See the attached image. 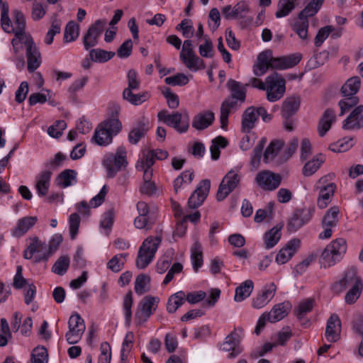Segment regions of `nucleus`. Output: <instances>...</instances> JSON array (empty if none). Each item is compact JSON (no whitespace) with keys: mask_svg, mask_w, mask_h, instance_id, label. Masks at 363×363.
Here are the masks:
<instances>
[{"mask_svg":"<svg viewBox=\"0 0 363 363\" xmlns=\"http://www.w3.org/2000/svg\"><path fill=\"white\" fill-rule=\"evenodd\" d=\"M9 12L8 4H3L1 11V24L5 32L15 35L11 40V44L13 52L16 54L21 49V43L32 38V37L26 32V19L23 13L18 10L13 11V21H11L9 16Z\"/></svg>","mask_w":363,"mask_h":363,"instance_id":"obj_1","label":"nucleus"},{"mask_svg":"<svg viewBox=\"0 0 363 363\" xmlns=\"http://www.w3.org/2000/svg\"><path fill=\"white\" fill-rule=\"evenodd\" d=\"M177 30L182 31L186 38H191L194 35V28L189 19H184L177 26ZM180 60L191 72L203 69L206 65L202 59L198 57L194 50L192 41L187 39L184 41L179 54Z\"/></svg>","mask_w":363,"mask_h":363,"instance_id":"obj_2","label":"nucleus"},{"mask_svg":"<svg viewBox=\"0 0 363 363\" xmlns=\"http://www.w3.org/2000/svg\"><path fill=\"white\" fill-rule=\"evenodd\" d=\"M324 0H312L298 14V20L292 25L291 28L304 44L309 41L308 21V17L315 15L323 4Z\"/></svg>","mask_w":363,"mask_h":363,"instance_id":"obj_3","label":"nucleus"},{"mask_svg":"<svg viewBox=\"0 0 363 363\" xmlns=\"http://www.w3.org/2000/svg\"><path fill=\"white\" fill-rule=\"evenodd\" d=\"M121 129L122 124L118 118H108L97 126L93 140L99 145H108L112 142L113 136L117 135Z\"/></svg>","mask_w":363,"mask_h":363,"instance_id":"obj_4","label":"nucleus"},{"mask_svg":"<svg viewBox=\"0 0 363 363\" xmlns=\"http://www.w3.org/2000/svg\"><path fill=\"white\" fill-rule=\"evenodd\" d=\"M347 251V242L343 238H337L329 243L323 251L320 262L325 268L339 262Z\"/></svg>","mask_w":363,"mask_h":363,"instance_id":"obj_5","label":"nucleus"},{"mask_svg":"<svg viewBox=\"0 0 363 363\" xmlns=\"http://www.w3.org/2000/svg\"><path fill=\"white\" fill-rule=\"evenodd\" d=\"M161 241L160 236H150L143 241L135 260V265L138 269H145L151 263Z\"/></svg>","mask_w":363,"mask_h":363,"instance_id":"obj_6","label":"nucleus"},{"mask_svg":"<svg viewBox=\"0 0 363 363\" xmlns=\"http://www.w3.org/2000/svg\"><path fill=\"white\" fill-rule=\"evenodd\" d=\"M102 164L106 170L107 177H114L118 172L125 169L128 164L125 148L120 146L115 153L106 154L102 160Z\"/></svg>","mask_w":363,"mask_h":363,"instance_id":"obj_7","label":"nucleus"},{"mask_svg":"<svg viewBox=\"0 0 363 363\" xmlns=\"http://www.w3.org/2000/svg\"><path fill=\"white\" fill-rule=\"evenodd\" d=\"M267 99L274 102L281 99L286 91V80L284 77L274 72L266 77L265 90Z\"/></svg>","mask_w":363,"mask_h":363,"instance_id":"obj_8","label":"nucleus"},{"mask_svg":"<svg viewBox=\"0 0 363 363\" xmlns=\"http://www.w3.org/2000/svg\"><path fill=\"white\" fill-rule=\"evenodd\" d=\"M157 118L180 133H186L189 128V116L187 113L184 116L178 111L169 114L167 111L163 110L158 113Z\"/></svg>","mask_w":363,"mask_h":363,"instance_id":"obj_9","label":"nucleus"},{"mask_svg":"<svg viewBox=\"0 0 363 363\" xmlns=\"http://www.w3.org/2000/svg\"><path fill=\"white\" fill-rule=\"evenodd\" d=\"M255 183L257 186L264 191H272L281 184V176L270 170H262L255 177Z\"/></svg>","mask_w":363,"mask_h":363,"instance_id":"obj_10","label":"nucleus"},{"mask_svg":"<svg viewBox=\"0 0 363 363\" xmlns=\"http://www.w3.org/2000/svg\"><path fill=\"white\" fill-rule=\"evenodd\" d=\"M241 173L238 169L230 170L223 178L217 191V200H224L239 184Z\"/></svg>","mask_w":363,"mask_h":363,"instance_id":"obj_11","label":"nucleus"},{"mask_svg":"<svg viewBox=\"0 0 363 363\" xmlns=\"http://www.w3.org/2000/svg\"><path fill=\"white\" fill-rule=\"evenodd\" d=\"M314 212L315 208L312 206L295 210L289 219L287 223L288 230L291 233L297 231L311 220Z\"/></svg>","mask_w":363,"mask_h":363,"instance_id":"obj_12","label":"nucleus"},{"mask_svg":"<svg viewBox=\"0 0 363 363\" xmlns=\"http://www.w3.org/2000/svg\"><path fill=\"white\" fill-rule=\"evenodd\" d=\"M69 330L65 334V338L70 345L77 343L81 339L85 331L84 320L79 313H73L68 320Z\"/></svg>","mask_w":363,"mask_h":363,"instance_id":"obj_13","label":"nucleus"},{"mask_svg":"<svg viewBox=\"0 0 363 363\" xmlns=\"http://www.w3.org/2000/svg\"><path fill=\"white\" fill-rule=\"evenodd\" d=\"M160 299L157 297L145 296L138 303L135 318L139 323L145 322L157 309Z\"/></svg>","mask_w":363,"mask_h":363,"instance_id":"obj_14","label":"nucleus"},{"mask_svg":"<svg viewBox=\"0 0 363 363\" xmlns=\"http://www.w3.org/2000/svg\"><path fill=\"white\" fill-rule=\"evenodd\" d=\"M106 25V20H96L91 25L83 36V44L86 50L96 46Z\"/></svg>","mask_w":363,"mask_h":363,"instance_id":"obj_15","label":"nucleus"},{"mask_svg":"<svg viewBox=\"0 0 363 363\" xmlns=\"http://www.w3.org/2000/svg\"><path fill=\"white\" fill-rule=\"evenodd\" d=\"M26 47V52L27 57V68L30 72L37 69L41 64L40 53L37 48L33 38L28 39L23 43Z\"/></svg>","mask_w":363,"mask_h":363,"instance_id":"obj_16","label":"nucleus"},{"mask_svg":"<svg viewBox=\"0 0 363 363\" xmlns=\"http://www.w3.org/2000/svg\"><path fill=\"white\" fill-rule=\"evenodd\" d=\"M210 187V180H202L189 197L188 201L189 207L190 208H196L200 206L206 199L209 193Z\"/></svg>","mask_w":363,"mask_h":363,"instance_id":"obj_17","label":"nucleus"},{"mask_svg":"<svg viewBox=\"0 0 363 363\" xmlns=\"http://www.w3.org/2000/svg\"><path fill=\"white\" fill-rule=\"evenodd\" d=\"M240 337L236 330L232 331L225 339L220 346V349L225 352H229V359H234L242 352V348L240 346Z\"/></svg>","mask_w":363,"mask_h":363,"instance_id":"obj_18","label":"nucleus"},{"mask_svg":"<svg viewBox=\"0 0 363 363\" xmlns=\"http://www.w3.org/2000/svg\"><path fill=\"white\" fill-rule=\"evenodd\" d=\"M301 59L302 55L299 52L279 57H274L272 52L270 59L271 68L280 70L289 69L298 65Z\"/></svg>","mask_w":363,"mask_h":363,"instance_id":"obj_19","label":"nucleus"},{"mask_svg":"<svg viewBox=\"0 0 363 363\" xmlns=\"http://www.w3.org/2000/svg\"><path fill=\"white\" fill-rule=\"evenodd\" d=\"M363 128V105L355 107L343 121L342 128L347 130H357Z\"/></svg>","mask_w":363,"mask_h":363,"instance_id":"obj_20","label":"nucleus"},{"mask_svg":"<svg viewBox=\"0 0 363 363\" xmlns=\"http://www.w3.org/2000/svg\"><path fill=\"white\" fill-rule=\"evenodd\" d=\"M341 321L336 314H332L327 322L325 337L328 342H335L340 338Z\"/></svg>","mask_w":363,"mask_h":363,"instance_id":"obj_21","label":"nucleus"},{"mask_svg":"<svg viewBox=\"0 0 363 363\" xmlns=\"http://www.w3.org/2000/svg\"><path fill=\"white\" fill-rule=\"evenodd\" d=\"M301 241L299 239H293L281 248L276 257V262L279 264L286 263L299 248Z\"/></svg>","mask_w":363,"mask_h":363,"instance_id":"obj_22","label":"nucleus"},{"mask_svg":"<svg viewBox=\"0 0 363 363\" xmlns=\"http://www.w3.org/2000/svg\"><path fill=\"white\" fill-rule=\"evenodd\" d=\"M107 192V186L104 185L99 193L91 199L89 204L86 201H82L76 205L77 210L81 214L89 215L90 207L96 208L99 206L104 202Z\"/></svg>","mask_w":363,"mask_h":363,"instance_id":"obj_23","label":"nucleus"},{"mask_svg":"<svg viewBox=\"0 0 363 363\" xmlns=\"http://www.w3.org/2000/svg\"><path fill=\"white\" fill-rule=\"evenodd\" d=\"M277 287L274 283L267 284L261 293L258 294L252 301L255 308H262L265 306L275 294Z\"/></svg>","mask_w":363,"mask_h":363,"instance_id":"obj_24","label":"nucleus"},{"mask_svg":"<svg viewBox=\"0 0 363 363\" xmlns=\"http://www.w3.org/2000/svg\"><path fill=\"white\" fill-rule=\"evenodd\" d=\"M52 172L45 170L38 174L35 177V189L40 197H45L49 191Z\"/></svg>","mask_w":363,"mask_h":363,"instance_id":"obj_25","label":"nucleus"},{"mask_svg":"<svg viewBox=\"0 0 363 363\" xmlns=\"http://www.w3.org/2000/svg\"><path fill=\"white\" fill-rule=\"evenodd\" d=\"M249 6L245 1L238 3L234 7L230 5L225 6L222 9V13L225 18H242L249 12Z\"/></svg>","mask_w":363,"mask_h":363,"instance_id":"obj_26","label":"nucleus"},{"mask_svg":"<svg viewBox=\"0 0 363 363\" xmlns=\"http://www.w3.org/2000/svg\"><path fill=\"white\" fill-rule=\"evenodd\" d=\"M215 116L211 111H201L194 116L192 120V127L197 130L208 128L214 121Z\"/></svg>","mask_w":363,"mask_h":363,"instance_id":"obj_27","label":"nucleus"},{"mask_svg":"<svg viewBox=\"0 0 363 363\" xmlns=\"http://www.w3.org/2000/svg\"><path fill=\"white\" fill-rule=\"evenodd\" d=\"M272 50H266L260 52L257 57V62L253 67V72L255 75L259 77L264 74L269 68L271 67Z\"/></svg>","mask_w":363,"mask_h":363,"instance_id":"obj_28","label":"nucleus"},{"mask_svg":"<svg viewBox=\"0 0 363 363\" xmlns=\"http://www.w3.org/2000/svg\"><path fill=\"white\" fill-rule=\"evenodd\" d=\"M336 121V114L335 111L328 108L326 109L318 123V132L320 137H323L326 133L330 129L331 125Z\"/></svg>","mask_w":363,"mask_h":363,"instance_id":"obj_29","label":"nucleus"},{"mask_svg":"<svg viewBox=\"0 0 363 363\" xmlns=\"http://www.w3.org/2000/svg\"><path fill=\"white\" fill-rule=\"evenodd\" d=\"M357 275L355 269H349L345 272V276L340 280L335 281L331 286L333 291L337 294H339L344 291L347 286L353 284L354 279H355Z\"/></svg>","mask_w":363,"mask_h":363,"instance_id":"obj_30","label":"nucleus"},{"mask_svg":"<svg viewBox=\"0 0 363 363\" xmlns=\"http://www.w3.org/2000/svg\"><path fill=\"white\" fill-rule=\"evenodd\" d=\"M38 218L36 216H26L18 220L16 226L13 230V235L16 237H21L33 228Z\"/></svg>","mask_w":363,"mask_h":363,"instance_id":"obj_31","label":"nucleus"},{"mask_svg":"<svg viewBox=\"0 0 363 363\" xmlns=\"http://www.w3.org/2000/svg\"><path fill=\"white\" fill-rule=\"evenodd\" d=\"M300 106V99L298 97L291 96L286 98L282 103L281 115L285 119H289L294 115Z\"/></svg>","mask_w":363,"mask_h":363,"instance_id":"obj_32","label":"nucleus"},{"mask_svg":"<svg viewBox=\"0 0 363 363\" xmlns=\"http://www.w3.org/2000/svg\"><path fill=\"white\" fill-rule=\"evenodd\" d=\"M257 119L256 108L253 106L247 108L242 114V131L245 133H249L255 126V123Z\"/></svg>","mask_w":363,"mask_h":363,"instance_id":"obj_33","label":"nucleus"},{"mask_svg":"<svg viewBox=\"0 0 363 363\" xmlns=\"http://www.w3.org/2000/svg\"><path fill=\"white\" fill-rule=\"evenodd\" d=\"M290 308L289 303H281L275 305L271 311L267 313V320L271 323H276L283 319L288 314Z\"/></svg>","mask_w":363,"mask_h":363,"instance_id":"obj_34","label":"nucleus"},{"mask_svg":"<svg viewBox=\"0 0 363 363\" xmlns=\"http://www.w3.org/2000/svg\"><path fill=\"white\" fill-rule=\"evenodd\" d=\"M46 250V245L39 240L38 238H34L32 242L28 247V249L24 251L23 257L26 259H31L35 253L39 254L37 255L36 259H39V255L43 256Z\"/></svg>","mask_w":363,"mask_h":363,"instance_id":"obj_35","label":"nucleus"},{"mask_svg":"<svg viewBox=\"0 0 363 363\" xmlns=\"http://www.w3.org/2000/svg\"><path fill=\"white\" fill-rule=\"evenodd\" d=\"M351 285H352V288L346 294L345 297V300L348 304L354 303L359 298L363 289L362 281L358 275L356 276L353 284Z\"/></svg>","mask_w":363,"mask_h":363,"instance_id":"obj_36","label":"nucleus"},{"mask_svg":"<svg viewBox=\"0 0 363 363\" xmlns=\"http://www.w3.org/2000/svg\"><path fill=\"white\" fill-rule=\"evenodd\" d=\"M284 146V142L280 140H274L271 141L267 147L266 148L264 155L263 161L265 163L272 162L278 155L281 149Z\"/></svg>","mask_w":363,"mask_h":363,"instance_id":"obj_37","label":"nucleus"},{"mask_svg":"<svg viewBox=\"0 0 363 363\" xmlns=\"http://www.w3.org/2000/svg\"><path fill=\"white\" fill-rule=\"evenodd\" d=\"M254 284L252 280H246L235 289L234 300L241 302L249 297L252 292Z\"/></svg>","mask_w":363,"mask_h":363,"instance_id":"obj_38","label":"nucleus"},{"mask_svg":"<svg viewBox=\"0 0 363 363\" xmlns=\"http://www.w3.org/2000/svg\"><path fill=\"white\" fill-rule=\"evenodd\" d=\"M228 89L232 92L231 96L242 103L245 99L246 86L233 79H229L227 82Z\"/></svg>","mask_w":363,"mask_h":363,"instance_id":"obj_39","label":"nucleus"},{"mask_svg":"<svg viewBox=\"0 0 363 363\" xmlns=\"http://www.w3.org/2000/svg\"><path fill=\"white\" fill-rule=\"evenodd\" d=\"M186 301V294L183 291L176 292L169 296L167 304V310L170 313H174L176 311L182 306Z\"/></svg>","mask_w":363,"mask_h":363,"instance_id":"obj_40","label":"nucleus"},{"mask_svg":"<svg viewBox=\"0 0 363 363\" xmlns=\"http://www.w3.org/2000/svg\"><path fill=\"white\" fill-rule=\"evenodd\" d=\"M298 5V0H279L275 16L277 18L287 16Z\"/></svg>","mask_w":363,"mask_h":363,"instance_id":"obj_41","label":"nucleus"},{"mask_svg":"<svg viewBox=\"0 0 363 363\" xmlns=\"http://www.w3.org/2000/svg\"><path fill=\"white\" fill-rule=\"evenodd\" d=\"M324 156L321 154L317 155L308 162H307L303 168V174L306 177H309L313 174L320 167L321 164L324 162Z\"/></svg>","mask_w":363,"mask_h":363,"instance_id":"obj_42","label":"nucleus"},{"mask_svg":"<svg viewBox=\"0 0 363 363\" xmlns=\"http://www.w3.org/2000/svg\"><path fill=\"white\" fill-rule=\"evenodd\" d=\"M361 80L359 77L348 79L341 88V92L345 96H354L359 89Z\"/></svg>","mask_w":363,"mask_h":363,"instance_id":"obj_43","label":"nucleus"},{"mask_svg":"<svg viewBox=\"0 0 363 363\" xmlns=\"http://www.w3.org/2000/svg\"><path fill=\"white\" fill-rule=\"evenodd\" d=\"M191 258L194 269L197 272L203 264L201 245L198 241H195L191 248Z\"/></svg>","mask_w":363,"mask_h":363,"instance_id":"obj_44","label":"nucleus"},{"mask_svg":"<svg viewBox=\"0 0 363 363\" xmlns=\"http://www.w3.org/2000/svg\"><path fill=\"white\" fill-rule=\"evenodd\" d=\"M133 90L124 89L123 92V97L125 100L130 104L138 106L146 101L150 98L148 92L140 93L134 94L132 91Z\"/></svg>","mask_w":363,"mask_h":363,"instance_id":"obj_45","label":"nucleus"},{"mask_svg":"<svg viewBox=\"0 0 363 363\" xmlns=\"http://www.w3.org/2000/svg\"><path fill=\"white\" fill-rule=\"evenodd\" d=\"M340 213V209L337 206L331 207L328 210L326 213L325 214L323 220H322V226L323 227H331L334 228L337 225L338 223V215Z\"/></svg>","mask_w":363,"mask_h":363,"instance_id":"obj_46","label":"nucleus"},{"mask_svg":"<svg viewBox=\"0 0 363 363\" xmlns=\"http://www.w3.org/2000/svg\"><path fill=\"white\" fill-rule=\"evenodd\" d=\"M77 172L72 169H65L57 177V184L62 188L68 187L76 182Z\"/></svg>","mask_w":363,"mask_h":363,"instance_id":"obj_47","label":"nucleus"},{"mask_svg":"<svg viewBox=\"0 0 363 363\" xmlns=\"http://www.w3.org/2000/svg\"><path fill=\"white\" fill-rule=\"evenodd\" d=\"M335 189H332V187H328L326 189H323V190H318V196L317 199V206L320 208H326L328 204L330 203L332 198L334 195Z\"/></svg>","mask_w":363,"mask_h":363,"instance_id":"obj_48","label":"nucleus"},{"mask_svg":"<svg viewBox=\"0 0 363 363\" xmlns=\"http://www.w3.org/2000/svg\"><path fill=\"white\" fill-rule=\"evenodd\" d=\"M70 263V259L68 255L60 256L55 262L52 267V271L55 274L62 276L68 270Z\"/></svg>","mask_w":363,"mask_h":363,"instance_id":"obj_49","label":"nucleus"},{"mask_svg":"<svg viewBox=\"0 0 363 363\" xmlns=\"http://www.w3.org/2000/svg\"><path fill=\"white\" fill-rule=\"evenodd\" d=\"M79 35V26L74 21H69L65 29L64 41L65 43L73 42L77 39Z\"/></svg>","mask_w":363,"mask_h":363,"instance_id":"obj_50","label":"nucleus"},{"mask_svg":"<svg viewBox=\"0 0 363 363\" xmlns=\"http://www.w3.org/2000/svg\"><path fill=\"white\" fill-rule=\"evenodd\" d=\"M281 228L277 227L272 228L264 234V245L267 249L273 247L280 240Z\"/></svg>","mask_w":363,"mask_h":363,"instance_id":"obj_51","label":"nucleus"},{"mask_svg":"<svg viewBox=\"0 0 363 363\" xmlns=\"http://www.w3.org/2000/svg\"><path fill=\"white\" fill-rule=\"evenodd\" d=\"M228 145V140L223 136H218L212 140L210 147L211 158L216 160L220 157V148H224Z\"/></svg>","mask_w":363,"mask_h":363,"instance_id":"obj_52","label":"nucleus"},{"mask_svg":"<svg viewBox=\"0 0 363 363\" xmlns=\"http://www.w3.org/2000/svg\"><path fill=\"white\" fill-rule=\"evenodd\" d=\"M115 54L114 52H108L101 49H92L89 52L91 60L96 62H107L111 60Z\"/></svg>","mask_w":363,"mask_h":363,"instance_id":"obj_53","label":"nucleus"},{"mask_svg":"<svg viewBox=\"0 0 363 363\" xmlns=\"http://www.w3.org/2000/svg\"><path fill=\"white\" fill-rule=\"evenodd\" d=\"M150 277L145 274H139L135 279V291L138 294L142 295L149 290Z\"/></svg>","mask_w":363,"mask_h":363,"instance_id":"obj_54","label":"nucleus"},{"mask_svg":"<svg viewBox=\"0 0 363 363\" xmlns=\"http://www.w3.org/2000/svg\"><path fill=\"white\" fill-rule=\"evenodd\" d=\"M133 303L132 291H128L123 299V311L125 315V323L130 325L132 319V306Z\"/></svg>","mask_w":363,"mask_h":363,"instance_id":"obj_55","label":"nucleus"},{"mask_svg":"<svg viewBox=\"0 0 363 363\" xmlns=\"http://www.w3.org/2000/svg\"><path fill=\"white\" fill-rule=\"evenodd\" d=\"M147 131V128L145 123H138L134 127L128 135L129 142L132 144H136L141 138L144 137Z\"/></svg>","mask_w":363,"mask_h":363,"instance_id":"obj_56","label":"nucleus"},{"mask_svg":"<svg viewBox=\"0 0 363 363\" xmlns=\"http://www.w3.org/2000/svg\"><path fill=\"white\" fill-rule=\"evenodd\" d=\"M194 172L192 170H186L178 176L174 182V188L176 192L184 184H189L194 179Z\"/></svg>","mask_w":363,"mask_h":363,"instance_id":"obj_57","label":"nucleus"},{"mask_svg":"<svg viewBox=\"0 0 363 363\" xmlns=\"http://www.w3.org/2000/svg\"><path fill=\"white\" fill-rule=\"evenodd\" d=\"M128 254H118L113 257L107 263V267L113 272H120L124 265Z\"/></svg>","mask_w":363,"mask_h":363,"instance_id":"obj_58","label":"nucleus"},{"mask_svg":"<svg viewBox=\"0 0 363 363\" xmlns=\"http://www.w3.org/2000/svg\"><path fill=\"white\" fill-rule=\"evenodd\" d=\"M354 145L353 138H344L332 145L330 149L337 152H343L350 150Z\"/></svg>","mask_w":363,"mask_h":363,"instance_id":"obj_59","label":"nucleus"},{"mask_svg":"<svg viewBox=\"0 0 363 363\" xmlns=\"http://www.w3.org/2000/svg\"><path fill=\"white\" fill-rule=\"evenodd\" d=\"M134 342V334L133 332H128L126 333L125 338L122 345L121 350V362H124L127 357L128 354L131 350L133 347V344Z\"/></svg>","mask_w":363,"mask_h":363,"instance_id":"obj_60","label":"nucleus"},{"mask_svg":"<svg viewBox=\"0 0 363 363\" xmlns=\"http://www.w3.org/2000/svg\"><path fill=\"white\" fill-rule=\"evenodd\" d=\"M32 363H48V354L47 350L43 347H36L32 352Z\"/></svg>","mask_w":363,"mask_h":363,"instance_id":"obj_61","label":"nucleus"},{"mask_svg":"<svg viewBox=\"0 0 363 363\" xmlns=\"http://www.w3.org/2000/svg\"><path fill=\"white\" fill-rule=\"evenodd\" d=\"M199 51L203 57L211 58L213 57V43L207 35L203 37V43L199 45Z\"/></svg>","mask_w":363,"mask_h":363,"instance_id":"obj_62","label":"nucleus"},{"mask_svg":"<svg viewBox=\"0 0 363 363\" xmlns=\"http://www.w3.org/2000/svg\"><path fill=\"white\" fill-rule=\"evenodd\" d=\"M189 78L183 73H177L175 75L166 77L164 82L167 84L172 86H184L189 83Z\"/></svg>","mask_w":363,"mask_h":363,"instance_id":"obj_63","label":"nucleus"},{"mask_svg":"<svg viewBox=\"0 0 363 363\" xmlns=\"http://www.w3.org/2000/svg\"><path fill=\"white\" fill-rule=\"evenodd\" d=\"M61 30V23L58 20H54L52 22L50 28L48 31L45 38V43L46 45H51L53 42L54 36L56 34L60 33Z\"/></svg>","mask_w":363,"mask_h":363,"instance_id":"obj_64","label":"nucleus"}]
</instances>
